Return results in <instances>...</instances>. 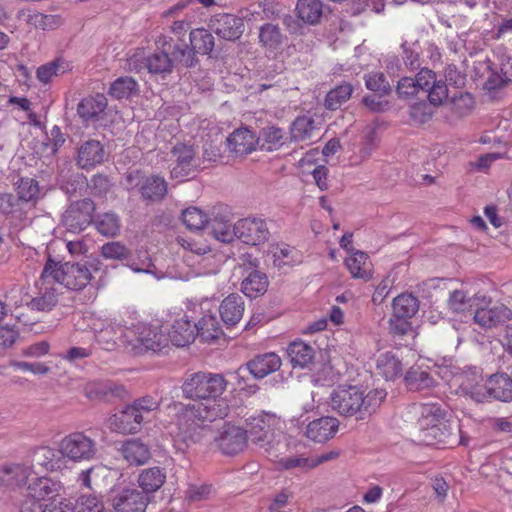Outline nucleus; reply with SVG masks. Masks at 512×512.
<instances>
[{"label": "nucleus", "mask_w": 512, "mask_h": 512, "mask_svg": "<svg viewBox=\"0 0 512 512\" xmlns=\"http://www.w3.org/2000/svg\"><path fill=\"white\" fill-rule=\"evenodd\" d=\"M385 397L382 389L366 392L357 385H339L330 394V406L339 415L363 420L376 411Z\"/></svg>", "instance_id": "obj_1"}, {"label": "nucleus", "mask_w": 512, "mask_h": 512, "mask_svg": "<svg viewBox=\"0 0 512 512\" xmlns=\"http://www.w3.org/2000/svg\"><path fill=\"white\" fill-rule=\"evenodd\" d=\"M155 44L157 50L145 59V65L152 74H170L177 65L189 68L198 62L186 43H177L170 36L160 35Z\"/></svg>", "instance_id": "obj_2"}, {"label": "nucleus", "mask_w": 512, "mask_h": 512, "mask_svg": "<svg viewBox=\"0 0 512 512\" xmlns=\"http://www.w3.org/2000/svg\"><path fill=\"white\" fill-rule=\"evenodd\" d=\"M92 264L87 262L55 261L50 255L42 270V280H54L57 284L70 290H82L92 280Z\"/></svg>", "instance_id": "obj_3"}, {"label": "nucleus", "mask_w": 512, "mask_h": 512, "mask_svg": "<svg viewBox=\"0 0 512 512\" xmlns=\"http://www.w3.org/2000/svg\"><path fill=\"white\" fill-rule=\"evenodd\" d=\"M419 414L418 426L420 440L426 445L445 443L451 435V429L446 420V412L438 403H420L415 405Z\"/></svg>", "instance_id": "obj_4"}, {"label": "nucleus", "mask_w": 512, "mask_h": 512, "mask_svg": "<svg viewBox=\"0 0 512 512\" xmlns=\"http://www.w3.org/2000/svg\"><path fill=\"white\" fill-rule=\"evenodd\" d=\"M123 344L134 355L163 353L169 348V339L158 326L137 324L126 328Z\"/></svg>", "instance_id": "obj_5"}, {"label": "nucleus", "mask_w": 512, "mask_h": 512, "mask_svg": "<svg viewBox=\"0 0 512 512\" xmlns=\"http://www.w3.org/2000/svg\"><path fill=\"white\" fill-rule=\"evenodd\" d=\"M159 406L152 396L138 398L109 419L110 428L122 434L136 433L143 422L152 418Z\"/></svg>", "instance_id": "obj_6"}, {"label": "nucleus", "mask_w": 512, "mask_h": 512, "mask_svg": "<svg viewBox=\"0 0 512 512\" xmlns=\"http://www.w3.org/2000/svg\"><path fill=\"white\" fill-rule=\"evenodd\" d=\"M227 380L222 374L195 372L189 374L182 386L183 396L191 400H215L227 388Z\"/></svg>", "instance_id": "obj_7"}, {"label": "nucleus", "mask_w": 512, "mask_h": 512, "mask_svg": "<svg viewBox=\"0 0 512 512\" xmlns=\"http://www.w3.org/2000/svg\"><path fill=\"white\" fill-rule=\"evenodd\" d=\"M82 324L77 322L79 329H89L93 332L96 344L105 351H113L118 339L123 343L126 328L114 319L102 318L94 313H86L82 317Z\"/></svg>", "instance_id": "obj_8"}, {"label": "nucleus", "mask_w": 512, "mask_h": 512, "mask_svg": "<svg viewBox=\"0 0 512 512\" xmlns=\"http://www.w3.org/2000/svg\"><path fill=\"white\" fill-rule=\"evenodd\" d=\"M150 496L134 486L113 487L108 502L114 512H146Z\"/></svg>", "instance_id": "obj_9"}, {"label": "nucleus", "mask_w": 512, "mask_h": 512, "mask_svg": "<svg viewBox=\"0 0 512 512\" xmlns=\"http://www.w3.org/2000/svg\"><path fill=\"white\" fill-rule=\"evenodd\" d=\"M58 452L72 462L89 461L97 453L95 440L83 432H73L63 437L58 444Z\"/></svg>", "instance_id": "obj_10"}, {"label": "nucleus", "mask_w": 512, "mask_h": 512, "mask_svg": "<svg viewBox=\"0 0 512 512\" xmlns=\"http://www.w3.org/2000/svg\"><path fill=\"white\" fill-rule=\"evenodd\" d=\"M177 436L187 445L201 440L206 427L200 418L196 405L179 404L176 414Z\"/></svg>", "instance_id": "obj_11"}, {"label": "nucleus", "mask_w": 512, "mask_h": 512, "mask_svg": "<svg viewBox=\"0 0 512 512\" xmlns=\"http://www.w3.org/2000/svg\"><path fill=\"white\" fill-rule=\"evenodd\" d=\"M172 168L171 177L182 181L186 177H193L199 167L196 151L192 145L177 143L171 150Z\"/></svg>", "instance_id": "obj_12"}, {"label": "nucleus", "mask_w": 512, "mask_h": 512, "mask_svg": "<svg viewBox=\"0 0 512 512\" xmlns=\"http://www.w3.org/2000/svg\"><path fill=\"white\" fill-rule=\"evenodd\" d=\"M94 211L95 205L91 199L73 202L64 212L62 223L68 231L80 233L92 223Z\"/></svg>", "instance_id": "obj_13"}, {"label": "nucleus", "mask_w": 512, "mask_h": 512, "mask_svg": "<svg viewBox=\"0 0 512 512\" xmlns=\"http://www.w3.org/2000/svg\"><path fill=\"white\" fill-rule=\"evenodd\" d=\"M278 423L279 421L274 415L260 414L246 420L244 431L247 439H250L252 443L259 447H265L272 442Z\"/></svg>", "instance_id": "obj_14"}, {"label": "nucleus", "mask_w": 512, "mask_h": 512, "mask_svg": "<svg viewBox=\"0 0 512 512\" xmlns=\"http://www.w3.org/2000/svg\"><path fill=\"white\" fill-rule=\"evenodd\" d=\"M37 472L28 461L4 462L0 464V487L17 490L24 487L28 479Z\"/></svg>", "instance_id": "obj_15"}, {"label": "nucleus", "mask_w": 512, "mask_h": 512, "mask_svg": "<svg viewBox=\"0 0 512 512\" xmlns=\"http://www.w3.org/2000/svg\"><path fill=\"white\" fill-rule=\"evenodd\" d=\"M237 238L248 245H259L269 239L270 231L262 218H244L236 222Z\"/></svg>", "instance_id": "obj_16"}, {"label": "nucleus", "mask_w": 512, "mask_h": 512, "mask_svg": "<svg viewBox=\"0 0 512 512\" xmlns=\"http://www.w3.org/2000/svg\"><path fill=\"white\" fill-rule=\"evenodd\" d=\"M211 233L218 241L230 243L237 237L236 223H231V213L227 207L219 205L213 207L208 224Z\"/></svg>", "instance_id": "obj_17"}, {"label": "nucleus", "mask_w": 512, "mask_h": 512, "mask_svg": "<svg viewBox=\"0 0 512 512\" xmlns=\"http://www.w3.org/2000/svg\"><path fill=\"white\" fill-rule=\"evenodd\" d=\"M511 319L512 310L503 304L483 307L478 303L473 315L474 323L484 330L504 325Z\"/></svg>", "instance_id": "obj_18"}, {"label": "nucleus", "mask_w": 512, "mask_h": 512, "mask_svg": "<svg viewBox=\"0 0 512 512\" xmlns=\"http://www.w3.org/2000/svg\"><path fill=\"white\" fill-rule=\"evenodd\" d=\"M459 389L476 402L487 399V380L484 382L480 369L474 367L464 371L459 377Z\"/></svg>", "instance_id": "obj_19"}, {"label": "nucleus", "mask_w": 512, "mask_h": 512, "mask_svg": "<svg viewBox=\"0 0 512 512\" xmlns=\"http://www.w3.org/2000/svg\"><path fill=\"white\" fill-rule=\"evenodd\" d=\"M215 440L224 454L235 455L244 450L248 439L244 429L226 424Z\"/></svg>", "instance_id": "obj_20"}, {"label": "nucleus", "mask_w": 512, "mask_h": 512, "mask_svg": "<svg viewBox=\"0 0 512 512\" xmlns=\"http://www.w3.org/2000/svg\"><path fill=\"white\" fill-rule=\"evenodd\" d=\"M56 284L54 280L44 282L41 274L39 280L36 282L38 294L30 300L28 307L34 311H51L57 305L60 294L55 287Z\"/></svg>", "instance_id": "obj_21"}, {"label": "nucleus", "mask_w": 512, "mask_h": 512, "mask_svg": "<svg viewBox=\"0 0 512 512\" xmlns=\"http://www.w3.org/2000/svg\"><path fill=\"white\" fill-rule=\"evenodd\" d=\"M257 135L247 127L234 130L227 138L228 148L238 156L247 155L258 147Z\"/></svg>", "instance_id": "obj_22"}, {"label": "nucleus", "mask_w": 512, "mask_h": 512, "mask_svg": "<svg viewBox=\"0 0 512 512\" xmlns=\"http://www.w3.org/2000/svg\"><path fill=\"white\" fill-rule=\"evenodd\" d=\"M339 428V421L334 417H321L311 421L306 427V436L317 443H324L332 438Z\"/></svg>", "instance_id": "obj_23"}, {"label": "nucleus", "mask_w": 512, "mask_h": 512, "mask_svg": "<svg viewBox=\"0 0 512 512\" xmlns=\"http://www.w3.org/2000/svg\"><path fill=\"white\" fill-rule=\"evenodd\" d=\"M320 128L315 120L308 116L297 117L290 127V138L293 142L313 143L320 138Z\"/></svg>", "instance_id": "obj_24"}, {"label": "nucleus", "mask_w": 512, "mask_h": 512, "mask_svg": "<svg viewBox=\"0 0 512 512\" xmlns=\"http://www.w3.org/2000/svg\"><path fill=\"white\" fill-rule=\"evenodd\" d=\"M62 489L60 482L48 477H38L27 486L26 497L36 501L52 500L59 495Z\"/></svg>", "instance_id": "obj_25"}, {"label": "nucleus", "mask_w": 512, "mask_h": 512, "mask_svg": "<svg viewBox=\"0 0 512 512\" xmlns=\"http://www.w3.org/2000/svg\"><path fill=\"white\" fill-rule=\"evenodd\" d=\"M215 33L222 39L235 41L239 39L244 31L242 18L232 14H221L213 22Z\"/></svg>", "instance_id": "obj_26"}, {"label": "nucleus", "mask_w": 512, "mask_h": 512, "mask_svg": "<svg viewBox=\"0 0 512 512\" xmlns=\"http://www.w3.org/2000/svg\"><path fill=\"white\" fill-rule=\"evenodd\" d=\"M281 358L274 352L259 354L247 362L246 369L256 379H262L281 367Z\"/></svg>", "instance_id": "obj_27"}, {"label": "nucleus", "mask_w": 512, "mask_h": 512, "mask_svg": "<svg viewBox=\"0 0 512 512\" xmlns=\"http://www.w3.org/2000/svg\"><path fill=\"white\" fill-rule=\"evenodd\" d=\"M106 107V97L102 94H97L96 96L82 99L77 106V113L83 122L90 124L99 120Z\"/></svg>", "instance_id": "obj_28"}, {"label": "nucleus", "mask_w": 512, "mask_h": 512, "mask_svg": "<svg viewBox=\"0 0 512 512\" xmlns=\"http://www.w3.org/2000/svg\"><path fill=\"white\" fill-rule=\"evenodd\" d=\"M166 335L169 343L176 347H184L195 340V326L184 316L174 321Z\"/></svg>", "instance_id": "obj_29"}, {"label": "nucleus", "mask_w": 512, "mask_h": 512, "mask_svg": "<svg viewBox=\"0 0 512 512\" xmlns=\"http://www.w3.org/2000/svg\"><path fill=\"white\" fill-rule=\"evenodd\" d=\"M245 303L243 297L232 293L228 295L221 303L219 312L222 321L227 326L236 325L243 317Z\"/></svg>", "instance_id": "obj_30"}, {"label": "nucleus", "mask_w": 512, "mask_h": 512, "mask_svg": "<svg viewBox=\"0 0 512 512\" xmlns=\"http://www.w3.org/2000/svg\"><path fill=\"white\" fill-rule=\"evenodd\" d=\"M18 18L35 29L42 30H54L63 24V20L59 15L43 14L31 9L20 10Z\"/></svg>", "instance_id": "obj_31"}, {"label": "nucleus", "mask_w": 512, "mask_h": 512, "mask_svg": "<svg viewBox=\"0 0 512 512\" xmlns=\"http://www.w3.org/2000/svg\"><path fill=\"white\" fill-rule=\"evenodd\" d=\"M26 461L32 466V470L38 467L47 472L60 469L62 464L61 458L57 456L56 451L48 446L36 448L32 452L30 459H26Z\"/></svg>", "instance_id": "obj_32"}, {"label": "nucleus", "mask_w": 512, "mask_h": 512, "mask_svg": "<svg viewBox=\"0 0 512 512\" xmlns=\"http://www.w3.org/2000/svg\"><path fill=\"white\" fill-rule=\"evenodd\" d=\"M103 159L104 148L98 140H88L78 150L77 163L83 169L95 167L102 163Z\"/></svg>", "instance_id": "obj_33"}, {"label": "nucleus", "mask_w": 512, "mask_h": 512, "mask_svg": "<svg viewBox=\"0 0 512 512\" xmlns=\"http://www.w3.org/2000/svg\"><path fill=\"white\" fill-rule=\"evenodd\" d=\"M500 401L512 400V379L504 373L494 374L487 379V398Z\"/></svg>", "instance_id": "obj_34"}, {"label": "nucleus", "mask_w": 512, "mask_h": 512, "mask_svg": "<svg viewBox=\"0 0 512 512\" xmlns=\"http://www.w3.org/2000/svg\"><path fill=\"white\" fill-rule=\"evenodd\" d=\"M287 354L294 367L299 366L305 368L313 363L315 349L312 345L302 340H295L289 344Z\"/></svg>", "instance_id": "obj_35"}, {"label": "nucleus", "mask_w": 512, "mask_h": 512, "mask_svg": "<svg viewBox=\"0 0 512 512\" xmlns=\"http://www.w3.org/2000/svg\"><path fill=\"white\" fill-rule=\"evenodd\" d=\"M257 139L260 150L275 151L286 143L287 134L282 128L266 126L261 129Z\"/></svg>", "instance_id": "obj_36"}, {"label": "nucleus", "mask_w": 512, "mask_h": 512, "mask_svg": "<svg viewBox=\"0 0 512 512\" xmlns=\"http://www.w3.org/2000/svg\"><path fill=\"white\" fill-rule=\"evenodd\" d=\"M166 481V473L160 467H151L141 471L138 476L140 490L148 496L159 490Z\"/></svg>", "instance_id": "obj_37"}, {"label": "nucleus", "mask_w": 512, "mask_h": 512, "mask_svg": "<svg viewBox=\"0 0 512 512\" xmlns=\"http://www.w3.org/2000/svg\"><path fill=\"white\" fill-rule=\"evenodd\" d=\"M474 72L476 77L484 81L485 89L494 90L501 87L499 72L494 69L493 62L489 58L475 61Z\"/></svg>", "instance_id": "obj_38"}, {"label": "nucleus", "mask_w": 512, "mask_h": 512, "mask_svg": "<svg viewBox=\"0 0 512 512\" xmlns=\"http://www.w3.org/2000/svg\"><path fill=\"white\" fill-rule=\"evenodd\" d=\"M296 11L298 18L304 23L315 25L323 16L324 5L321 0H298Z\"/></svg>", "instance_id": "obj_39"}, {"label": "nucleus", "mask_w": 512, "mask_h": 512, "mask_svg": "<svg viewBox=\"0 0 512 512\" xmlns=\"http://www.w3.org/2000/svg\"><path fill=\"white\" fill-rule=\"evenodd\" d=\"M479 300L478 295L469 296L464 290H454L450 293L448 307L453 313L465 314L475 311Z\"/></svg>", "instance_id": "obj_40"}, {"label": "nucleus", "mask_w": 512, "mask_h": 512, "mask_svg": "<svg viewBox=\"0 0 512 512\" xmlns=\"http://www.w3.org/2000/svg\"><path fill=\"white\" fill-rule=\"evenodd\" d=\"M124 459L131 465H142L150 458V451L146 444L139 440H129L121 448Z\"/></svg>", "instance_id": "obj_41"}, {"label": "nucleus", "mask_w": 512, "mask_h": 512, "mask_svg": "<svg viewBox=\"0 0 512 512\" xmlns=\"http://www.w3.org/2000/svg\"><path fill=\"white\" fill-rule=\"evenodd\" d=\"M189 40L191 48L188 47V49L195 58L197 53L202 55L211 53L215 44L212 33L204 28L192 30L189 34Z\"/></svg>", "instance_id": "obj_42"}, {"label": "nucleus", "mask_w": 512, "mask_h": 512, "mask_svg": "<svg viewBox=\"0 0 512 512\" xmlns=\"http://www.w3.org/2000/svg\"><path fill=\"white\" fill-rule=\"evenodd\" d=\"M393 316L411 319L419 310L418 299L409 293H402L393 299Z\"/></svg>", "instance_id": "obj_43"}, {"label": "nucleus", "mask_w": 512, "mask_h": 512, "mask_svg": "<svg viewBox=\"0 0 512 512\" xmlns=\"http://www.w3.org/2000/svg\"><path fill=\"white\" fill-rule=\"evenodd\" d=\"M268 284L266 274L255 270L242 281L241 290L249 298H256L267 291Z\"/></svg>", "instance_id": "obj_44"}, {"label": "nucleus", "mask_w": 512, "mask_h": 512, "mask_svg": "<svg viewBox=\"0 0 512 512\" xmlns=\"http://www.w3.org/2000/svg\"><path fill=\"white\" fill-rule=\"evenodd\" d=\"M405 382L410 390L421 391L435 385V379L431 374L419 366L411 367L406 375Z\"/></svg>", "instance_id": "obj_45"}, {"label": "nucleus", "mask_w": 512, "mask_h": 512, "mask_svg": "<svg viewBox=\"0 0 512 512\" xmlns=\"http://www.w3.org/2000/svg\"><path fill=\"white\" fill-rule=\"evenodd\" d=\"M121 389L120 386L109 381H93L86 384L84 392L90 400L98 401L118 395Z\"/></svg>", "instance_id": "obj_46"}, {"label": "nucleus", "mask_w": 512, "mask_h": 512, "mask_svg": "<svg viewBox=\"0 0 512 512\" xmlns=\"http://www.w3.org/2000/svg\"><path fill=\"white\" fill-rule=\"evenodd\" d=\"M268 254L271 255L274 266L278 268L299 262L297 250L287 244L271 245Z\"/></svg>", "instance_id": "obj_47"}, {"label": "nucleus", "mask_w": 512, "mask_h": 512, "mask_svg": "<svg viewBox=\"0 0 512 512\" xmlns=\"http://www.w3.org/2000/svg\"><path fill=\"white\" fill-rule=\"evenodd\" d=\"M139 92L137 81L130 77H119L110 85L108 94L115 99H128Z\"/></svg>", "instance_id": "obj_48"}, {"label": "nucleus", "mask_w": 512, "mask_h": 512, "mask_svg": "<svg viewBox=\"0 0 512 512\" xmlns=\"http://www.w3.org/2000/svg\"><path fill=\"white\" fill-rule=\"evenodd\" d=\"M345 265L353 278L368 280L371 277L368 255L362 251L354 252L345 260Z\"/></svg>", "instance_id": "obj_49"}, {"label": "nucleus", "mask_w": 512, "mask_h": 512, "mask_svg": "<svg viewBox=\"0 0 512 512\" xmlns=\"http://www.w3.org/2000/svg\"><path fill=\"white\" fill-rule=\"evenodd\" d=\"M110 474V470L104 465H95L79 474L78 481L82 486L91 490L101 488L102 482Z\"/></svg>", "instance_id": "obj_50"}, {"label": "nucleus", "mask_w": 512, "mask_h": 512, "mask_svg": "<svg viewBox=\"0 0 512 512\" xmlns=\"http://www.w3.org/2000/svg\"><path fill=\"white\" fill-rule=\"evenodd\" d=\"M140 190L145 199L157 201L166 195L167 182L162 177L152 175L143 181Z\"/></svg>", "instance_id": "obj_51"}, {"label": "nucleus", "mask_w": 512, "mask_h": 512, "mask_svg": "<svg viewBox=\"0 0 512 512\" xmlns=\"http://www.w3.org/2000/svg\"><path fill=\"white\" fill-rule=\"evenodd\" d=\"M193 325L195 326L196 336H199L204 342L217 339L222 334L217 318L213 315H205L197 324Z\"/></svg>", "instance_id": "obj_52"}, {"label": "nucleus", "mask_w": 512, "mask_h": 512, "mask_svg": "<svg viewBox=\"0 0 512 512\" xmlns=\"http://www.w3.org/2000/svg\"><path fill=\"white\" fill-rule=\"evenodd\" d=\"M377 369L387 380H392L401 375L402 364L395 354L386 352L378 357Z\"/></svg>", "instance_id": "obj_53"}, {"label": "nucleus", "mask_w": 512, "mask_h": 512, "mask_svg": "<svg viewBox=\"0 0 512 512\" xmlns=\"http://www.w3.org/2000/svg\"><path fill=\"white\" fill-rule=\"evenodd\" d=\"M248 11L255 20H257L258 17L260 20L276 19L281 16L282 7L274 0H263L250 5Z\"/></svg>", "instance_id": "obj_54"}, {"label": "nucleus", "mask_w": 512, "mask_h": 512, "mask_svg": "<svg viewBox=\"0 0 512 512\" xmlns=\"http://www.w3.org/2000/svg\"><path fill=\"white\" fill-rule=\"evenodd\" d=\"M353 90V86L348 82L336 86L327 93L324 103L325 107L329 110L340 108L351 98Z\"/></svg>", "instance_id": "obj_55"}, {"label": "nucleus", "mask_w": 512, "mask_h": 512, "mask_svg": "<svg viewBox=\"0 0 512 512\" xmlns=\"http://www.w3.org/2000/svg\"><path fill=\"white\" fill-rule=\"evenodd\" d=\"M196 409L200 414V418L203 422L205 421H214L216 419H223L228 415L229 407L227 403L223 400H213L212 403L205 405L200 403L196 405Z\"/></svg>", "instance_id": "obj_56"}, {"label": "nucleus", "mask_w": 512, "mask_h": 512, "mask_svg": "<svg viewBox=\"0 0 512 512\" xmlns=\"http://www.w3.org/2000/svg\"><path fill=\"white\" fill-rule=\"evenodd\" d=\"M95 225L97 231L106 237H114L120 231L119 216L113 212L99 215L95 221Z\"/></svg>", "instance_id": "obj_57"}, {"label": "nucleus", "mask_w": 512, "mask_h": 512, "mask_svg": "<svg viewBox=\"0 0 512 512\" xmlns=\"http://www.w3.org/2000/svg\"><path fill=\"white\" fill-rule=\"evenodd\" d=\"M259 41L266 48L276 49L282 44L283 35L277 25L266 23L260 27Z\"/></svg>", "instance_id": "obj_58"}, {"label": "nucleus", "mask_w": 512, "mask_h": 512, "mask_svg": "<svg viewBox=\"0 0 512 512\" xmlns=\"http://www.w3.org/2000/svg\"><path fill=\"white\" fill-rule=\"evenodd\" d=\"M326 459L327 458L313 459V458H308V457H304V456H300V455H295V456H288V457L281 458L279 461V464L283 469H286V470H291V469H296V468H299L301 470H309V469H312V468L316 467L317 465L325 462Z\"/></svg>", "instance_id": "obj_59"}, {"label": "nucleus", "mask_w": 512, "mask_h": 512, "mask_svg": "<svg viewBox=\"0 0 512 512\" xmlns=\"http://www.w3.org/2000/svg\"><path fill=\"white\" fill-rule=\"evenodd\" d=\"M208 217L201 209L197 207H189L182 213V221L190 230H201L209 222Z\"/></svg>", "instance_id": "obj_60"}, {"label": "nucleus", "mask_w": 512, "mask_h": 512, "mask_svg": "<svg viewBox=\"0 0 512 512\" xmlns=\"http://www.w3.org/2000/svg\"><path fill=\"white\" fill-rule=\"evenodd\" d=\"M384 8V0H349L348 3V12L353 16L360 15L368 9L375 13H381Z\"/></svg>", "instance_id": "obj_61"}, {"label": "nucleus", "mask_w": 512, "mask_h": 512, "mask_svg": "<svg viewBox=\"0 0 512 512\" xmlns=\"http://www.w3.org/2000/svg\"><path fill=\"white\" fill-rule=\"evenodd\" d=\"M367 89L377 92L380 96L388 95L391 87L385 75L381 72H372L365 76Z\"/></svg>", "instance_id": "obj_62"}, {"label": "nucleus", "mask_w": 512, "mask_h": 512, "mask_svg": "<svg viewBox=\"0 0 512 512\" xmlns=\"http://www.w3.org/2000/svg\"><path fill=\"white\" fill-rule=\"evenodd\" d=\"M73 512H103V503L94 495H82L72 503Z\"/></svg>", "instance_id": "obj_63"}, {"label": "nucleus", "mask_w": 512, "mask_h": 512, "mask_svg": "<svg viewBox=\"0 0 512 512\" xmlns=\"http://www.w3.org/2000/svg\"><path fill=\"white\" fill-rule=\"evenodd\" d=\"M17 194L22 201H35L39 195L38 182L32 178H22L17 187Z\"/></svg>", "instance_id": "obj_64"}]
</instances>
